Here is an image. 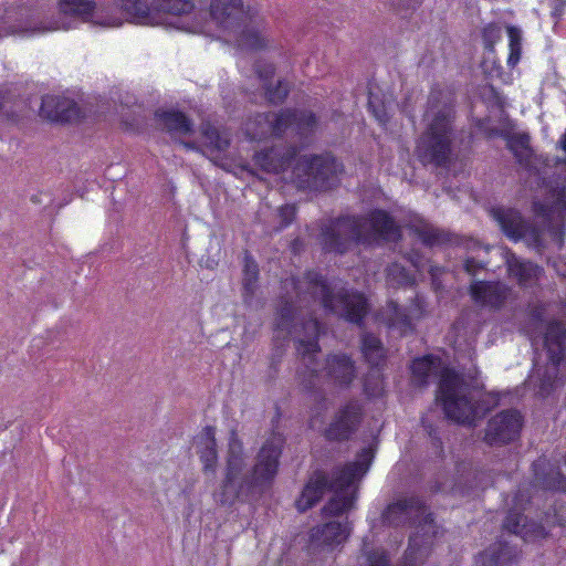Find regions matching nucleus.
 Wrapping results in <instances>:
<instances>
[{
	"instance_id": "f257e3e1",
	"label": "nucleus",
	"mask_w": 566,
	"mask_h": 566,
	"mask_svg": "<svg viewBox=\"0 0 566 566\" xmlns=\"http://www.w3.org/2000/svg\"><path fill=\"white\" fill-rule=\"evenodd\" d=\"M282 290L284 295L275 322L276 336L295 340L304 367L298 371L304 389L319 390L325 381L348 386L355 377V366L348 356L333 355L324 365L315 358L321 350L318 337L324 327L313 315L312 306H322L348 322L360 324L368 310L366 297L361 293L349 292L340 280L327 281L316 272H307L302 279H285Z\"/></svg>"
},
{
	"instance_id": "f03ea898",
	"label": "nucleus",
	"mask_w": 566,
	"mask_h": 566,
	"mask_svg": "<svg viewBox=\"0 0 566 566\" xmlns=\"http://www.w3.org/2000/svg\"><path fill=\"white\" fill-rule=\"evenodd\" d=\"M506 146L513 154L517 164L536 178V184L545 188L547 206L535 202L537 216L543 217L545 227L537 229L528 224L518 211L511 208H494L491 213L500 224L502 231L510 239L525 240L536 249L553 245L560 249L564 244V221L566 217V186H552L546 181L547 158L535 154L531 146V136L525 132L503 134Z\"/></svg>"
},
{
	"instance_id": "7ed1b4c3",
	"label": "nucleus",
	"mask_w": 566,
	"mask_h": 566,
	"mask_svg": "<svg viewBox=\"0 0 566 566\" xmlns=\"http://www.w3.org/2000/svg\"><path fill=\"white\" fill-rule=\"evenodd\" d=\"M106 10V0H19L0 10V39L67 31L83 23L107 29L118 19Z\"/></svg>"
},
{
	"instance_id": "20e7f679",
	"label": "nucleus",
	"mask_w": 566,
	"mask_h": 566,
	"mask_svg": "<svg viewBox=\"0 0 566 566\" xmlns=\"http://www.w3.org/2000/svg\"><path fill=\"white\" fill-rule=\"evenodd\" d=\"M185 1L189 8L179 20L189 32L211 34L213 24L219 38L241 51H259L268 45L263 17L243 0H211L209 11Z\"/></svg>"
},
{
	"instance_id": "39448f33",
	"label": "nucleus",
	"mask_w": 566,
	"mask_h": 566,
	"mask_svg": "<svg viewBox=\"0 0 566 566\" xmlns=\"http://www.w3.org/2000/svg\"><path fill=\"white\" fill-rule=\"evenodd\" d=\"M441 371L437 400L442 405L446 416L459 423L473 424L474 421L495 405L492 395L481 394L462 376L449 368H441V360L434 356L413 359L411 364L412 381L426 385L431 375Z\"/></svg>"
},
{
	"instance_id": "423d86ee",
	"label": "nucleus",
	"mask_w": 566,
	"mask_h": 566,
	"mask_svg": "<svg viewBox=\"0 0 566 566\" xmlns=\"http://www.w3.org/2000/svg\"><path fill=\"white\" fill-rule=\"evenodd\" d=\"M283 442L280 433H273L258 453L254 467L249 469L242 443L232 433L229 440L226 476L213 493L216 502L231 505L237 500L247 497L254 486L271 483L277 472Z\"/></svg>"
},
{
	"instance_id": "0eeeda50",
	"label": "nucleus",
	"mask_w": 566,
	"mask_h": 566,
	"mask_svg": "<svg viewBox=\"0 0 566 566\" xmlns=\"http://www.w3.org/2000/svg\"><path fill=\"white\" fill-rule=\"evenodd\" d=\"M544 305L532 311L534 327L528 332L533 346L543 343V352L536 353L533 369L526 379V388L538 397H548L566 378V328L559 321L545 322Z\"/></svg>"
},
{
	"instance_id": "6e6552de",
	"label": "nucleus",
	"mask_w": 566,
	"mask_h": 566,
	"mask_svg": "<svg viewBox=\"0 0 566 566\" xmlns=\"http://www.w3.org/2000/svg\"><path fill=\"white\" fill-rule=\"evenodd\" d=\"M373 458V450L364 448L355 461L336 468L332 479L324 472H315L296 501L297 510L304 512L311 509L327 490H331L333 496L323 507L324 515L338 516L350 511L357 499L358 482L369 470Z\"/></svg>"
},
{
	"instance_id": "1a4fd4ad",
	"label": "nucleus",
	"mask_w": 566,
	"mask_h": 566,
	"mask_svg": "<svg viewBox=\"0 0 566 566\" xmlns=\"http://www.w3.org/2000/svg\"><path fill=\"white\" fill-rule=\"evenodd\" d=\"M319 230L318 241L328 253H344L358 243L374 244L379 241H395L400 229L384 210H374L367 217L343 216L327 219L308 231Z\"/></svg>"
},
{
	"instance_id": "9d476101",
	"label": "nucleus",
	"mask_w": 566,
	"mask_h": 566,
	"mask_svg": "<svg viewBox=\"0 0 566 566\" xmlns=\"http://www.w3.org/2000/svg\"><path fill=\"white\" fill-rule=\"evenodd\" d=\"M384 523L390 526L416 525V533L411 534L409 546L405 553L401 566H416L428 556L438 527L427 512L424 503L417 496L398 500L388 505L382 513ZM364 566H388L389 558L382 549L368 551L364 542Z\"/></svg>"
},
{
	"instance_id": "9b49d317",
	"label": "nucleus",
	"mask_w": 566,
	"mask_h": 566,
	"mask_svg": "<svg viewBox=\"0 0 566 566\" xmlns=\"http://www.w3.org/2000/svg\"><path fill=\"white\" fill-rule=\"evenodd\" d=\"M254 161L262 170L272 174L285 172L292 168L290 180L300 189H328L336 182L340 172V166L333 156L296 158L295 147L275 146L270 150L256 153Z\"/></svg>"
},
{
	"instance_id": "f8f14e48",
	"label": "nucleus",
	"mask_w": 566,
	"mask_h": 566,
	"mask_svg": "<svg viewBox=\"0 0 566 566\" xmlns=\"http://www.w3.org/2000/svg\"><path fill=\"white\" fill-rule=\"evenodd\" d=\"M454 97L451 91L433 88L423 115L426 128L416 146V156L423 165L447 167L452 157L454 139Z\"/></svg>"
},
{
	"instance_id": "ddd939ff",
	"label": "nucleus",
	"mask_w": 566,
	"mask_h": 566,
	"mask_svg": "<svg viewBox=\"0 0 566 566\" xmlns=\"http://www.w3.org/2000/svg\"><path fill=\"white\" fill-rule=\"evenodd\" d=\"M107 14L115 15L118 22L107 29L122 27L125 22L136 24L174 23L171 18H180L189 8L184 0H157L151 7L144 0H106Z\"/></svg>"
},
{
	"instance_id": "4468645a",
	"label": "nucleus",
	"mask_w": 566,
	"mask_h": 566,
	"mask_svg": "<svg viewBox=\"0 0 566 566\" xmlns=\"http://www.w3.org/2000/svg\"><path fill=\"white\" fill-rule=\"evenodd\" d=\"M316 128V118L311 112L285 109L280 113L259 114L247 123L245 132L251 139L269 136L300 135Z\"/></svg>"
},
{
	"instance_id": "2eb2a0df",
	"label": "nucleus",
	"mask_w": 566,
	"mask_h": 566,
	"mask_svg": "<svg viewBox=\"0 0 566 566\" xmlns=\"http://www.w3.org/2000/svg\"><path fill=\"white\" fill-rule=\"evenodd\" d=\"M423 313V301L416 296L409 307H400L394 301L388 302L379 318L390 331L402 336L413 331L415 322L422 317Z\"/></svg>"
},
{
	"instance_id": "dca6fc26",
	"label": "nucleus",
	"mask_w": 566,
	"mask_h": 566,
	"mask_svg": "<svg viewBox=\"0 0 566 566\" xmlns=\"http://www.w3.org/2000/svg\"><path fill=\"white\" fill-rule=\"evenodd\" d=\"M361 352L366 360L376 368L366 377L364 390L369 397H379L384 392V381L378 367L385 358V349L379 338L366 333L361 336Z\"/></svg>"
},
{
	"instance_id": "f3484780",
	"label": "nucleus",
	"mask_w": 566,
	"mask_h": 566,
	"mask_svg": "<svg viewBox=\"0 0 566 566\" xmlns=\"http://www.w3.org/2000/svg\"><path fill=\"white\" fill-rule=\"evenodd\" d=\"M350 534V524L344 522H328L312 528L308 547L312 553L333 552L345 543Z\"/></svg>"
},
{
	"instance_id": "a211bd4d",
	"label": "nucleus",
	"mask_w": 566,
	"mask_h": 566,
	"mask_svg": "<svg viewBox=\"0 0 566 566\" xmlns=\"http://www.w3.org/2000/svg\"><path fill=\"white\" fill-rule=\"evenodd\" d=\"M522 427V415L516 410H505L489 421L484 439L489 444L507 443L520 436Z\"/></svg>"
},
{
	"instance_id": "6ab92c4d",
	"label": "nucleus",
	"mask_w": 566,
	"mask_h": 566,
	"mask_svg": "<svg viewBox=\"0 0 566 566\" xmlns=\"http://www.w3.org/2000/svg\"><path fill=\"white\" fill-rule=\"evenodd\" d=\"M363 409L357 400H352L343 406L335 418L325 430L328 440H346L358 428L361 420Z\"/></svg>"
},
{
	"instance_id": "aec40b11",
	"label": "nucleus",
	"mask_w": 566,
	"mask_h": 566,
	"mask_svg": "<svg viewBox=\"0 0 566 566\" xmlns=\"http://www.w3.org/2000/svg\"><path fill=\"white\" fill-rule=\"evenodd\" d=\"M537 485L566 492V454L563 464L552 463L546 458H539L533 463Z\"/></svg>"
},
{
	"instance_id": "412c9836",
	"label": "nucleus",
	"mask_w": 566,
	"mask_h": 566,
	"mask_svg": "<svg viewBox=\"0 0 566 566\" xmlns=\"http://www.w3.org/2000/svg\"><path fill=\"white\" fill-rule=\"evenodd\" d=\"M473 301L482 306L501 307L511 295V290L501 282L475 281L470 287Z\"/></svg>"
},
{
	"instance_id": "4be33fe9",
	"label": "nucleus",
	"mask_w": 566,
	"mask_h": 566,
	"mask_svg": "<svg viewBox=\"0 0 566 566\" xmlns=\"http://www.w3.org/2000/svg\"><path fill=\"white\" fill-rule=\"evenodd\" d=\"M193 447L202 464L203 473L213 476L218 465V451L214 428H203L195 437Z\"/></svg>"
},
{
	"instance_id": "5701e85b",
	"label": "nucleus",
	"mask_w": 566,
	"mask_h": 566,
	"mask_svg": "<svg viewBox=\"0 0 566 566\" xmlns=\"http://www.w3.org/2000/svg\"><path fill=\"white\" fill-rule=\"evenodd\" d=\"M504 528L521 536L525 542H532L546 536L545 527L534 521H527L520 511L513 509L509 512L504 522Z\"/></svg>"
},
{
	"instance_id": "b1692460",
	"label": "nucleus",
	"mask_w": 566,
	"mask_h": 566,
	"mask_svg": "<svg viewBox=\"0 0 566 566\" xmlns=\"http://www.w3.org/2000/svg\"><path fill=\"white\" fill-rule=\"evenodd\" d=\"M505 263L510 276L515 279L523 287L533 286L542 274L539 266L510 252L505 253Z\"/></svg>"
},
{
	"instance_id": "393cba45",
	"label": "nucleus",
	"mask_w": 566,
	"mask_h": 566,
	"mask_svg": "<svg viewBox=\"0 0 566 566\" xmlns=\"http://www.w3.org/2000/svg\"><path fill=\"white\" fill-rule=\"evenodd\" d=\"M40 112L42 116L53 122H70L78 115L73 102L54 95L42 98Z\"/></svg>"
},
{
	"instance_id": "a878e982",
	"label": "nucleus",
	"mask_w": 566,
	"mask_h": 566,
	"mask_svg": "<svg viewBox=\"0 0 566 566\" xmlns=\"http://www.w3.org/2000/svg\"><path fill=\"white\" fill-rule=\"evenodd\" d=\"M516 555V549L513 546L499 541L475 557V566H510Z\"/></svg>"
},
{
	"instance_id": "bb28decb",
	"label": "nucleus",
	"mask_w": 566,
	"mask_h": 566,
	"mask_svg": "<svg viewBox=\"0 0 566 566\" xmlns=\"http://www.w3.org/2000/svg\"><path fill=\"white\" fill-rule=\"evenodd\" d=\"M407 227L424 245H436L444 241V233L419 214L411 213Z\"/></svg>"
},
{
	"instance_id": "cd10ccee",
	"label": "nucleus",
	"mask_w": 566,
	"mask_h": 566,
	"mask_svg": "<svg viewBox=\"0 0 566 566\" xmlns=\"http://www.w3.org/2000/svg\"><path fill=\"white\" fill-rule=\"evenodd\" d=\"M157 123L172 136H186L192 132V123L177 111H158Z\"/></svg>"
},
{
	"instance_id": "c85d7f7f",
	"label": "nucleus",
	"mask_w": 566,
	"mask_h": 566,
	"mask_svg": "<svg viewBox=\"0 0 566 566\" xmlns=\"http://www.w3.org/2000/svg\"><path fill=\"white\" fill-rule=\"evenodd\" d=\"M255 72L259 78L263 82L265 96L269 102L276 104L286 97L289 93V85L286 82L279 81L275 87H272L269 82L274 74V66L272 64L258 63L255 65Z\"/></svg>"
},
{
	"instance_id": "c756f323",
	"label": "nucleus",
	"mask_w": 566,
	"mask_h": 566,
	"mask_svg": "<svg viewBox=\"0 0 566 566\" xmlns=\"http://www.w3.org/2000/svg\"><path fill=\"white\" fill-rule=\"evenodd\" d=\"M259 268L256 262L250 256L244 258L243 269V297L247 303H250L258 287Z\"/></svg>"
},
{
	"instance_id": "7c9ffc66",
	"label": "nucleus",
	"mask_w": 566,
	"mask_h": 566,
	"mask_svg": "<svg viewBox=\"0 0 566 566\" xmlns=\"http://www.w3.org/2000/svg\"><path fill=\"white\" fill-rule=\"evenodd\" d=\"M229 136L207 124L202 126V143L211 151H223L229 145Z\"/></svg>"
},
{
	"instance_id": "2f4dec72",
	"label": "nucleus",
	"mask_w": 566,
	"mask_h": 566,
	"mask_svg": "<svg viewBox=\"0 0 566 566\" xmlns=\"http://www.w3.org/2000/svg\"><path fill=\"white\" fill-rule=\"evenodd\" d=\"M415 282L413 275L399 263H392L387 269V284L390 287H407Z\"/></svg>"
},
{
	"instance_id": "473e14b6",
	"label": "nucleus",
	"mask_w": 566,
	"mask_h": 566,
	"mask_svg": "<svg viewBox=\"0 0 566 566\" xmlns=\"http://www.w3.org/2000/svg\"><path fill=\"white\" fill-rule=\"evenodd\" d=\"M507 35H509V49L510 54L507 57V65L510 67H515L522 54V31L514 25L507 27Z\"/></svg>"
},
{
	"instance_id": "72a5a7b5",
	"label": "nucleus",
	"mask_w": 566,
	"mask_h": 566,
	"mask_svg": "<svg viewBox=\"0 0 566 566\" xmlns=\"http://www.w3.org/2000/svg\"><path fill=\"white\" fill-rule=\"evenodd\" d=\"M369 108L371 109L376 119L381 124L386 125L389 120V112L392 109L390 103H385L378 98V96L370 92L369 94Z\"/></svg>"
},
{
	"instance_id": "f704fd0d",
	"label": "nucleus",
	"mask_w": 566,
	"mask_h": 566,
	"mask_svg": "<svg viewBox=\"0 0 566 566\" xmlns=\"http://www.w3.org/2000/svg\"><path fill=\"white\" fill-rule=\"evenodd\" d=\"M296 214L294 205H284L276 210L272 230L280 231L292 223Z\"/></svg>"
},
{
	"instance_id": "c9c22d12",
	"label": "nucleus",
	"mask_w": 566,
	"mask_h": 566,
	"mask_svg": "<svg viewBox=\"0 0 566 566\" xmlns=\"http://www.w3.org/2000/svg\"><path fill=\"white\" fill-rule=\"evenodd\" d=\"M485 49L492 50L495 42L501 38L500 28L494 24L486 25L482 31Z\"/></svg>"
},
{
	"instance_id": "e433bc0d",
	"label": "nucleus",
	"mask_w": 566,
	"mask_h": 566,
	"mask_svg": "<svg viewBox=\"0 0 566 566\" xmlns=\"http://www.w3.org/2000/svg\"><path fill=\"white\" fill-rule=\"evenodd\" d=\"M168 491L171 493V496H174V500H171L169 496V494H167V497H168V503L174 505L175 507L177 506V503H179L180 501H186V494L184 493V491L177 485V484H171L168 489Z\"/></svg>"
},
{
	"instance_id": "4c0bfd02",
	"label": "nucleus",
	"mask_w": 566,
	"mask_h": 566,
	"mask_svg": "<svg viewBox=\"0 0 566 566\" xmlns=\"http://www.w3.org/2000/svg\"><path fill=\"white\" fill-rule=\"evenodd\" d=\"M482 268V263L476 261L474 258H469L465 260L464 269L469 274H474L476 270Z\"/></svg>"
},
{
	"instance_id": "58836bf2",
	"label": "nucleus",
	"mask_w": 566,
	"mask_h": 566,
	"mask_svg": "<svg viewBox=\"0 0 566 566\" xmlns=\"http://www.w3.org/2000/svg\"><path fill=\"white\" fill-rule=\"evenodd\" d=\"M409 261L415 269L422 271L424 269V261L418 255H410Z\"/></svg>"
},
{
	"instance_id": "ea45409f",
	"label": "nucleus",
	"mask_w": 566,
	"mask_h": 566,
	"mask_svg": "<svg viewBox=\"0 0 566 566\" xmlns=\"http://www.w3.org/2000/svg\"><path fill=\"white\" fill-rule=\"evenodd\" d=\"M558 146L564 153H566V130L564 132L560 139L558 140Z\"/></svg>"
},
{
	"instance_id": "a19ab883",
	"label": "nucleus",
	"mask_w": 566,
	"mask_h": 566,
	"mask_svg": "<svg viewBox=\"0 0 566 566\" xmlns=\"http://www.w3.org/2000/svg\"><path fill=\"white\" fill-rule=\"evenodd\" d=\"M462 326H463L462 319H459V321L454 324V326H453V327H454V331H455L457 333H459V332H460V329L462 328Z\"/></svg>"
},
{
	"instance_id": "79ce46f5",
	"label": "nucleus",
	"mask_w": 566,
	"mask_h": 566,
	"mask_svg": "<svg viewBox=\"0 0 566 566\" xmlns=\"http://www.w3.org/2000/svg\"><path fill=\"white\" fill-rule=\"evenodd\" d=\"M297 244H298V240H295L294 243H293V249L296 250L297 249Z\"/></svg>"
},
{
	"instance_id": "37998d69",
	"label": "nucleus",
	"mask_w": 566,
	"mask_h": 566,
	"mask_svg": "<svg viewBox=\"0 0 566 566\" xmlns=\"http://www.w3.org/2000/svg\"><path fill=\"white\" fill-rule=\"evenodd\" d=\"M184 145H185L186 147H188V148H193V145H192V144H190V143H185Z\"/></svg>"
},
{
	"instance_id": "c03bdc74",
	"label": "nucleus",
	"mask_w": 566,
	"mask_h": 566,
	"mask_svg": "<svg viewBox=\"0 0 566 566\" xmlns=\"http://www.w3.org/2000/svg\"><path fill=\"white\" fill-rule=\"evenodd\" d=\"M3 97L0 95V107L2 106Z\"/></svg>"
},
{
	"instance_id": "a18cd8bd",
	"label": "nucleus",
	"mask_w": 566,
	"mask_h": 566,
	"mask_svg": "<svg viewBox=\"0 0 566 566\" xmlns=\"http://www.w3.org/2000/svg\"><path fill=\"white\" fill-rule=\"evenodd\" d=\"M564 308H565V311H566V298H565V302H564Z\"/></svg>"
},
{
	"instance_id": "49530a36",
	"label": "nucleus",
	"mask_w": 566,
	"mask_h": 566,
	"mask_svg": "<svg viewBox=\"0 0 566 566\" xmlns=\"http://www.w3.org/2000/svg\"><path fill=\"white\" fill-rule=\"evenodd\" d=\"M415 3H419V0H412Z\"/></svg>"
},
{
	"instance_id": "de8ad7c7",
	"label": "nucleus",
	"mask_w": 566,
	"mask_h": 566,
	"mask_svg": "<svg viewBox=\"0 0 566 566\" xmlns=\"http://www.w3.org/2000/svg\"><path fill=\"white\" fill-rule=\"evenodd\" d=\"M565 163H566V160H565Z\"/></svg>"
}]
</instances>
